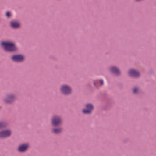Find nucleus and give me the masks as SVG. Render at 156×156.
Segmentation results:
<instances>
[{
	"label": "nucleus",
	"instance_id": "f257e3e1",
	"mask_svg": "<svg viewBox=\"0 0 156 156\" xmlns=\"http://www.w3.org/2000/svg\"><path fill=\"white\" fill-rule=\"evenodd\" d=\"M1 44L4 50L8 51H14L17 49L15 44L12 42H3L1 43Z\"/></svg>",
	"mask_w": 156,
	"mask_h": 156
},
{
	"label": "nucleus",
	"instance_id": "f03ea898",
	"mask_svg": "<svg viewBox=\"0 0 156 156\" xmlns=\"http://www.w3.org/2000/svg\"><path fill=\"white\" fill-rule=\"evenodd\" d=\"M60 90L61 92L64 94H69L71 92V89L70 87L67 85H63L60 88Z\"/></svg>",
	"mask_w": 156,
	"mask_h": 156
},
{
	"label": "nucleus",
	"instance_id": "7ed1b4c3",
	"mask_svg": "<svg viewBox=\"0 0 156 156\" xmlns=\"http://www.w3.org/2000/svg\"><path fill=\"white\" fill-rule=\"evenodd\" d=\"M12 134V131L9 130H5L0 132V138H5L9 136Z\"/></svg>",
	"mask_w": 156,
	"mask_h": 156
},
{
	"label": "nucleus",
	"instance_id": "20e7f679",
	"mask_svg": "<svg viewBox=\"0 0 156 156\" xmlns=\"http://www.w3.org/2000/svg\"><path fill=\"white\" fill-rule=\"evenodd\" d=\"M62 122V119L58 116H55L52 119V124L54 126H56L60 124Z\"/></svg>",
	"mask_w": 156,
	"mask_h": 156
},
{
	"label": "nucleus",
	"instance_id": "39448f33",
	"mask_svg": "<svg viewBox=\"0 0 156 156\" xmlns=\"http://www.w3.org/2000/svg\"><path fill=\"white\" fill-rule=\"evenodd\" d=\"M86 109L82 110V112L85 114L90 113L94 109L93 105L90 104H88L86 105Z\"/></svg>",
	"mask_w": 156,
	"mask_h": 156
},
{
	"label": "nucleus",
	"instance_id": "423d86ee",
	"mask_svg": "<svg viewBox=\"0 0 156 156\" xmlns=\"http://www.w3.org/2000/svg\"><path fill=\"white\" fill-rule=\"evenodd\" d=\"M128 73L129 76L134 77H137L140 75L138 72L133 69L130 70L128 71Z\"/></svg>",
	"mask_w": 156,
	"mask_h": 156
},
{
	"label": "nucleus",
	"instance_id": "0eeeda50",
	"mask_svg": "<svg viewBox=\"0 0 156 156\" xmlns=\"http://www.w3.org/2000/svg\"><path fill=\"white\" fill-rule=\"evenodd\" d=\"M30 147V145L28 143L20 145V152H25Z\"/></svg>",
	"mask_w": 156,
	"mask_h": 156
},
{
	"label": "nucleus",
	"instance_id": "6e6552de",
	"mask_svg": "<svg viewBox=\"0 0 156 156\" xmlns=\"http://www.w3.org/2000/svg\"><path fill=\"white\" fill-rule=\"evenodd\" d=\"M14 98V96L12 95H8L4 101L6 103H9L12 102Z\"/></svg>",
	"mask_w": 156,
	"mask_h": 156
},
{
	"label": "nucleus",
	"instance_id": "1a4fd4ad",
	"mask_svg": "<svg viewBox=\"0 0 156 156\" xmlns=\"http://www.w3.org/2000/svg\"><path fill=\"white\" fill-rule=\"evenodd\" d=\"M110 71L116 75H118L120 74L119 70L115 66H112L109 68Z\"/></svg>",
	"mask_w": 156,
	"mask_h": 156
},
{
	"label": "nucleus",
	"instance_id": "9d476101",
	"mask_svg": "<svg viewBox=\"0 0 156 156\" xmlns=\"http://www.w3.org/2000/svg\"><path fill=\"white\" fill-rule=\"evenodd\" d=\"M11 25L13 28H17L19 27V24L18 22L15 21H12L11 23Z\"/></svg>",
	"mask_w": 156,
	"mask_h": 156
},
{
	"label": "nucleus",
	"instance_id": "9b49d317",
	"mask_svg": "<svg viewBox=\"0 0 156 156\" xmlns=\"http://www.w3.org/2000/svg\"><path fill=\"white\" fill-rule=\"evenodd\" d=\"M62 129L61 128H53L52 130V132L55 133H59L62 131Z\"/></svg>",
	"mask_w": 156,
	"mask_h": 156
},
{
	"label": "nucleus",
	"instance_id": "f8f14e48",
	"mask_svg": "<svg viewBox=\"0 0 156 156\" xmlns=\"http://www.w3.org/2000/svg\"><path fill=\"white\" fill-rule=\"evenodd\" d=\"M12 59L14 61L18 62L20 61V55H15L12 57Z\"/></svg>",
	"mask_w": 156,
	"mask_h": 156
},
{
	"label": "nucleus",
	"instance_id": "ddd939ff",
	"mask_svg": "<svg viewBox=\"0 0 156 156\" xmlns=\"http://www.w3.org/2000/svg\"><path fill=\"white\" fill-rule=\"evenodd\" d=\"M24 59V56L23 55H20V62L23 61Z\"/></svg>",
	"mask_w": 156,
	"mask_h": 156
},
{
	"label": "nucleus",
	"instance_id": "4468645a",
	"mask_svg": "<svg viewBox=\"0 0 156 156\" xmlns=\"http://www.w3.org/2000/svg\"><path fill=\"white\" fill-rule=\"evenodd\" d=\"M138 89L137 87L135 88L133 90V92L134 94H136L138 91Z\"/></svg>",
	"mask_w": 156,
	"mask_h": 156
},
{
	"label": "nucleus",
	"instance_id": "2eb2a0df",
	"mask_svg": "<svg viewBox=\"0 0 156 156\" xmlns=\"http://www.w3.org/2000/svg\"><path fill=\"white\" fill-rule=\"evenodd\" d=\"M5 126V124L2 122H0V128L4 127Z\"/></svg>",
	"mask_w": 156,
	"mask_h": 156
},
{
	"label": "nucleus",
	"instance_id": "dca6fc26",
	"mask_svg": "<svg viewBox=\"0 0 156 156\" xmlns=\"http://www.w3.org/2000/svg\"><path fill=\"white\" fill-rule=\"evenodd\" d=\"M11 15V14H10V12H7L6 13V16L8 17H10V16Z\"/></svg>",
	"mask_w": 156,
	"mask_h": 156
},
{
	"label": "nucleus",
	"instance_id": "f3484780",
	"mask_svg": "<svg viewBox=\"0 0 156 156\" xmlns=\"http://www.w3.org/2000/svg\"><path fill=\"white\" fill-rule=\"evenodd\" d=\"M100 82L101 83V85H102L103 84L104 82L103 80L102 79H101L100 80Z\"/></svg>",
	"mask_w": 156,
	"mask_h": 156
},
{
	"label": "nucleus",
	"instance_id": "a211bd4d",
	"mask_svg": "<svg viewBox=\"0 0 156 156\" xmlns=\"http://www.w3.org/2000/svg\"><path fill=\"white\" fill-rule=\"evenodd\" d=\"M94 85L95 86H96V83H95V82H94Z\"/></svg>",
	"mask_w": 156,
	"mask_h": 156
},
{
	"label": "nucleus",
	"instance_id": "6ab92c4d",
	"mask_svg": "<svg viewBox=\"0 0 156 156\" xmlns=\"http://www.w3.org/2000/svg\"><path fill=\"white\" fill-rule=\"evenodd\" d=\"M18 150H20V147L18 148Z\"/></svg>",
	"mask_w": 156,
	"mask_h": 156
}]
</instances>
